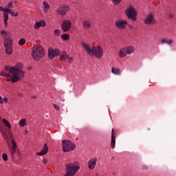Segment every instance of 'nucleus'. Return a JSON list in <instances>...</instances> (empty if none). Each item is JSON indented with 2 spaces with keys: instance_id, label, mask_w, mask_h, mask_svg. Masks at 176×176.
Segmentation results:
<instances>
[{
  "instance_id": "f257e3e1",
  "label": "nucleus",
  "mask_w": 176,
  "mask_h": 176,
  "mask_svg": "<svg viewBox=\"0 0 176 176\" xmlns=\"http://www.w3.org/2000/svg\"><path fill=\"white\" fill-rule=\"evenodd\" d=\"M4 69L6 71H8L10 74L13 75L11 79H8V80H11L12 83H15V82H18V80H21L24 78L25 75V72L23 70H19L16 69L15 67H10L9 65H6L4 67Z\"/></svg>"
},
{
  "instance_id": "f03ea898",
  "label": "nucleus",
  "mask_w": 176,
  "mask_h": 176,
  "mask_svg": "<svg viewBox=\"0 0 176 176\" xmlns=\"http://www.w3.org/2000/svg\"><path fill=\"white\" fill-rule=\"evenodd\" d=\"M32 57L34 61H41L45 57V50L42 46L34 47L32 50Z\"/></svg>"
},
{
  "instance_id": "7ed1b4c3",
  "label": "nucleus",
  "mask_w": 176,
  "mask_h": 176,
  "mask_svg": "<svg viewBox=\"0 0 176 176\" xmlns=\"http://www.w3.org/2000/svg\"><path fill=\"white\" fill-rule=\"evenodd\" d=\"M125 14L126 17L130 20H132V21H137L138 12L135 8L133 7V6H129V8L125 10Z\"/></svg>"
},
{
  "instance_id": "20e7f679",
  "label": "nucleus",
  "mask_w": 176,
  "mask_h": 176,
  "mask_svg": "<svg viewBox=\"0 0 176 176\" xmlns=\"http://www.w3.org/2000/svg\"><path fill=\"white\" fill-rule=\"evenodd\" d=\"M62 146L63 152H71V151H74L76 148L75 143L68 140H63Z\"/></svg>"
},
{
  "instance_id": "39448f33",
  "label": "nucleus",
  "mask_w": 176,
  "mask_h": 176,
  "mask_svg": "<svg viewBox=\"0 0 176 176\" xmlns=\"http://www.w3.org/2000/svg\"><path fill=\"white\" fill-rule=\"evenodd\" d=\"M94 56L96 58H101L104 56V50L100 45L92 47L91 56Z\"/></svg>"
},
{
  "instance_id": "423d86ee",
  "label": "nucleus",
  "mask_w": 176,
  "mask_h": 176,
  "mask_svg": "<svg viewBox=\"0 0 176 176\" xmlns=\"http://www.w3.org/2000/svg\"><path fill=\"white\" fill-rule=\"evenodd\" d=\"M8 13H10V14L14 17H17V16H19V12H14L12 10L8 8L7 13L3 12V21L5 27H8V20H9Z\"/></svg>"
},
{
  "instance_id": "0eeeda50",
  "label": "nucleus",
  "mask_w": 176,
  "mask_h": 176,
  "mask_svg": "<svg viewBox=\"0 0 176 176\" xmlns=\"http://www.w3.org/2000/svg\"><path fill=\"white\" fill-rule=\"evenodd\" d=\"M13 41L12 38H6L4 41V47H6V54H12L13 47L12 46Z\"/></svg>"
},
{
  "instance_id": "6e6552de",
  "label": "nucleus",
  "mask_w": 176,
  "mask_h": 176,
  "mask_svg": "<svg viewBox=\"0 0 176 176\" xmlns=\"http://www.w3.org/2000/svg\"><path fill=\"white\" fill-rule=\"evenodd\" d=\"M144 24L146 25H153L156 24V19H155V15L153 14H148L144 19Z\"/></svg>"
},
{
  "instance_id": "1a4fd4ad",
  "label": "nucleus",
  "mask_w": 176,
  "mask_h": 176,
  "mask_svg": "<svg viewBox=\"0 0 176 176\" xmlns=\"http://www.w3.org/2000/svg\"><path fill=\"white\" fill-rule=\"evenodd\" d=\"M68 10H69V6L63 5L58 7L56 10V13H58V14H60V16H65Z\"/></svg>"
},
{
  "instance_id": "9d476101",
  "label": "nucleus",
  "mask_w": 176,
  "mask_h": 176,
  "mask_svg": "<svg viewBox=\"0 0 176 176\" xmlns=\"http://www.w3.org/2000/svg\"><path fill=\"white\" fill-rule=\"evenodd\" d=\"M60 50L55 49L54 50L53 48H50L48 50V58L50 60H53L54 57H57V56H60Z\"/></svg>"
},
{
  "instance_id": "9b49d317",
  "label": "nucleus",
  "mask_w": 176,
  "mask_h": 176,
  "mask_svg": "<svg viewBox=\"0 0 176 176\" xmlns=\"http://www.w3.org/2000/svg\"><path fill=\"white\" fill-rule=\"evenodd\" d=\"M72 27V23L69 20H65L62 23V30L64 32H68Z\"/></svg>"
},
{
  "instance_id": "f8f14e48",
  "label": "nucleus",
  "mask_w": 176,
  "mask_h": 176,
  "mask_svg": "<svg viewBox=\"0 0 176 176\" xmlns=\"http://www.w3.org/2000/svg\"><path fill=\"white\" fill-rule=\"evenodd\" d=\"M127 24H129V23L127 22V21L124 20L117 21L115 23V25L117 26L118 28H120L121 30H124Z\"/></svg>"
},
{
  "instance_id": "ddd939ff",
  "label": "nucleus",
  "mask_w": 176,
  "mask_h": 176,
  "mask_svg": "<svg viewBox=\"0 0 176 176\" xmlns=\"http://www.w3.org/2000/svg\"><path fill=\"white\" fill-rule=\"evenodd\" d=\"M81 45L82 47H84L86 53H87L89 56H91L92 48L90 47V45L86 44L85 42H82Z\"/></svg>"
},
{
  "instance_id": "4468645a",
  "label": "nucleus",
  "mask_w": 176,
  "mask_h": 176,
  "mask_svg": "<svg viewBox=\"0 0 176 176\" xmlns=\"http://www.w3.org/2000/svg\"><path fill=\"white\" fill-rule=\"evenodd\" d=\"M97 164V157H94L91 159L88 162V167L89 170H93Z\"/></svg>"
},
{
  "instance_id": "2eb2a0df",
  "label": "nucleus",
  "mask_w": 176,
  "mask_h": 176,
  "mask_svg": "<svg viewBox=\"0 0 176 176\" xmlns=\"http://www.w3.org/2000/svg\"><path fill=\"white\" fill-rule=\"evenodd\" d=\"M45 25H46V21L41 20L40 21H36L34 23V30H39L41 27H45Z\"/></svg>"
},
{
  "instance_id": "dca6fc26",
  "label": "nucleus",
  "mask_w": 176,
  "mask_h": 176,
  "mask_svg": "<svg viewBox=\"0 0 176 176\" xmlns=\"http://www.w3.org/2000/svg\"><path fill=\"white\" fill-rule=\"evenodd\" d=\"M49 151V146H47V144H45L43 148V150L41 152L36 153L37 156H43V155H46L47 151Z\"/></svg>"
},
{
  "instance_id": "f3484780",
  "label": "nucleus",
  "mask_w": 176,
  "mask_h": 176,
  "mask_svg": "<svg viewBox=\"0 0 176 176\" xmlns=\"http://www.w3.org/2000/svg\"><path fill=\"white\" fill-rule=\"evenodd\" d=\"M82 25H83V28L85 29L91 28V24H90V21L87 20H84L82 21Z\"/></svg>"
},
{
  "instance_id": "a211bd4d",
  "label": "nucleus",
  "mask_w": 176,
  "mask_h": 176,
  "mask_svg": "<svg viewBox=\"0 0 176 176\" xmlns=\"http://www.w3.org/2000/svg\"><path fill=\"white\" fill-rule=\"evenodd\" d=\"M126 50V54H133V53H134L135 48H134V47L133 46H128L126 47H125Z\"/></svg>"
},
{
  "instance_id": "6ab92c4d",
  "label": "nucleus",
  "mask_w": 176,
  "mask_h": 176,
  "mask_svg": "<svg viewBox=\"0 0 176 176\" xmlns=\"http://www.w3.org/2000/svg\"><path fill=\"white\" fill-rule=\"evenodd\" d=\"M67 57H68V54H67V52H65V51L62 52L61 54H60V61H65Z\"/></svg>"
},
{
  "instance_id": "aec40b11",
  "label": "nucleus",
  "mask_w": 176,
  "mask_h": 176,
  "mask_svg": "<svg viewBox=\"0 0 176 176\" xmlns=\"http://www.w3.org/2000/svg\"><path fill=\"white\" fill-rule=\"evenodd\" d=\"M119 56L121 58L126 57V56H127V51L126 50V47H124L120 50Z\"/></svg>"
},
{
  "instance_id": "412c9836",
  "label": "nucleus",
  "mask_w": 176,
  "mask_h": 176,
  "mask_svg": "<svg viewBox=\"0 0 176 176\" xmlns=\"http://www.w3.org/2000/svg\"><path fill=\"white\" fill-rule=\"evenodd\" d=\"M115 144H116V138L113 136V129H112L111 146L113 149L115 148Z\"/></svg>"
},
{
  "instance_id": "4be33fe9",
  "label": "nucleus",
  "mask_w": 176,
  "mask_h": 176,
  "mask_svg": "<svg viewBox=\"0 0 176 176\" xmlns=\"http://www.w3.org/2000/svg\"><path fill=\"white\" fill-rule=\"evenodd\" d=\"M111 72L114 75H120V69L116 67H112Z\"/></svg>"
},
{
  "instance_id": "5701e85b",
  "label": "nucleus",
  "mask_w": 176,
  "mask_h": 176,
  "mask_svg": "<svg viewBox=\"0 0 176 176\" xmlns=\"http://www.w3.org/2000/svg\"><path fill=\"white\" fill-rule=\"evenodd\" d=\"M0 35L3 38V39H7L8 35H9V32L6 30H1L0 32Z\"/></svg>"
},
{
  "instance_id": "b1692460",
  "label": "nucleus",
  "mask_w": 176,
  "mask_h": 176,
  "mask_svg": "<svg viewBox=\"0 0 176 176\" xmlns=\"http://www.w3.org/2000/svg\"><path fill=\"white\" fill-rule=\"evenodd\" d=\"M25 124H27V120H25V118L20 120L19 126H21V127H24Z\"/></svg>"
},
{
  "instance_id": "393cba45",
  "label": "nucleus",
  "mask_w": 176,
  "mask_h": 176,
  "mask_svg": "<svg viewBox=\"0 0 176 176\" xmlns=\"http://www.w3.org/2000/svg\"><path fill=\"white\" fill-rule=\"evenodd\" d=\"M8 98H2V96H0V104H8Z\"/></svg>"
},
{
  "instance_id": "a878e982",
  "label": "nucleus",
  "mask_w": 176,
  "mask_h": 176,
  "mask_svg": "<svg viewBox=\"0 0 176 176\" xmlns=\"http://www.w3.org/2000/svg\"><path fill=\"white\" fill-rule=\"evenodd\" d=\"M3 122L4 124H6V126H8V129H12V125L10 124V122L8 121L6 119L3 120Z\"/></svg>"
},
{
  "instance_id": "bb28decb",
  "label": "nucleus",
  "mask_w": 176,
  "mask_h": 176,
  "mask_svg": "<svg viewBox=\"0 0 176 176\" xmlns=\"http://www.w3.org/2000/svg\"><path fill=\"white\" fill-rule=\"evenodd\" d=\"M61 38L63 39V41H68V39H69V34H63L61 35Z\"/></svg>"
},
{
  "instance_id": "cd10ccee",
  "label": "nucleus",
  "mask_w": 176,
  "mask_h": 176,
  "mask_svg": "<svg viewBox=\"0 0 176 176\" xmlns=\"http://www.w3.org/2000/svg\"><path fill=\"white\" fill-rule=\"evenodd\" d=\"M14 67L16 68V69H18V71H21V69L23 68V64L17 63Z\"/></svg>"
},
{
  "instance_id": "c85d7f7f",
  "label": "nucleus",
  "mask_w": 176,
  "mask_h": 176,
  "mask_svg": "<svg viewBox=\"0 0 176 176\" xmlns=\"http://www.w3.org/2000/svg\"><path fill=\"white\" fill-rule=\"evenodd\" d=\"M43 6L45 9H47V10H49V9H50V5L47 3V1H43Z\"/></svg>"
},
{
  "instance_id": "c756f323",
  "label": "nucleus",
  "mask_w": 176,
  "mask_h": 176,
  "mask_svg": "<svg viewBox=\"0 0 176 176\" xmlns=\"http://www.w3.org/2000/svg\"><path fill=\"white\" fill-rule=\"evenodd\" d=\"M14 153H16V148H12V150H10V155L12 159H14Z\"/></svg>"
},
{
  "instance_id": "7c9ffc66",
  "label": "nucleus",
  "mask_w": 176,
  "mask_h": 176,
  "mask_svg": "<svg viewBox=\"0 0 176 176\" xmlns=\"http://www.w3.org/2000/svg\"><path fill=\"white\" fill-rule=\"evenodd\" d=\"M13 1H10L7 6H6V9H10V8H13Z\"/></svg>"
},
{
  "instance_id": "2f4dec72",
  "label": "nucleus",
  "mask_w": 176,
  "mask_h": 176,
  "mask_svg": "<svg viewBox=\"0 0 176 176\" xmlns=\"http://www.w3.org/2000/svg\"><path fill=\"white\" fill-rule=\"evenodd\" d=\"M19 45L20 46H23V45H25V39L24 38H21L19 41Z\"/></svg>"
},
{
  "instance_id": "473e14b6",
  "label": "nucleus",
  "mask_w": 176,
  "mask_h": 176,
  "mask_svg": "<svg viewBox=\"0 0 176 176\" xmlns=\"http://www.w3.org/2000/svg\"><path fill=\"white\" fill-rule=\"evenodd\" d=\"M54 34L56 36H60V35L61 34V33L60 32V30L58 29H56L54 31Z\"/></svg>"
},
{
  "instance_id": "72a5a7b5",
  "label": "nucleus",
  "mask_w": 176,
  "mask_h": 176,
  "mask_svg": "<svg viewBox=\"0 0 176 176\" xmlns=\"http://www.w3.org/2000/svg\"><path fill=\"white\" fill-rule=\"evenodd\" d=\"M0 76H4L6 78H10V74H6V73H3V72H1L0 73Z\"/></svg>"
},
{
  "instance_id": "f704fd0d",
  "label": "nucleus",
  "mask_w": 176,
  "mask_h": 176,
  "mask_svg": "<svg viewBox=\"0 0 176 176\" xmlns=\"http://www.w3.org/2000/svg\"><path fill=\"white\" fill-rule=\"evenodd\" d=\"M12 149H16L17 148V143L14 142V140H12Z\"/></svg>"
},
{
  "instance_id": "c9c22d12",
  "label": "nucleus",
  "mask_w": 176,
  "mask_h": 176,
  "mask_svg": "<svg viewBox=\"0 0 176 176\" xmlns=\"http://www.w3.org/2000/svg\"><path fill=\"white\" fill-rule=\"evenodd\" d=\"M2 159L4 162H8V154L3 153L2 155Z\"/></svg>"
},
{
  "instance_id": "e433bc0d",
  "label": "nucleus",
  "mask_w": 176,
  "mask_h": 176,
  "mask_svg": "<svg viewBox=\"0 0 176 176\" xmlns=\"http://www.w3.org/2000/svg\"><path fill=\"white\" fill-rule=\"evenodd\" d=\"M112 2L114 5H119L122 2V0H113Z\"/></svg>"
},
{
  "instance_id": "4c0bfd02",
  "label": "nucleus",
  "mask_w": 176,
  "mask_h": 176,
  "mask_svg": "<svg viewBox=\"0 0 176 176\" xmlns=\"http://www.w3.org/2000/svg\"><path fill=\"white\" fill-rule=\"evenodd\" d=\"M66 59L68 60L69 63H72V61H74V58L70 57L69 55H67V58Z\"/></svg>"
},
{
  "instance_id": "58836bf2",
  "label": "nucleus",
  "mask_w": 176,
  "mask_h": 176,
  "mask_svg": "<svg viewBox=\"0 0 176 176\" xmlns=\"http://www.w3.org/2000/svg\"><path fill=\"white\" fill-rule=\"evenodd\" d=\"M0 10H1V12H6V13H7L8 9L3 8L2 6H0Z\"/></svg>"
},
{
  "instance_id": "ea45409f",
  "label": "nucleus",
  "mask_w": 176,
  "mask_h": 176,
  "mask_svg": "<svg viewBox=\"0 0 176 176\" xmlns=\"http://www.w3.org/2000/svg\"><path fill=\"white\" fill-rule=\"evenodd\" d=\"M54 109H56V111H60L59 107L56 104H54Z\"/></svg>"
},
{
  "instance_id": "a19ab883",
  "label": "nucleus",
  "mask_w": 176,
  "mask_h": 176,
  "mask_svg": "<svg viewBox=\"0 0 176 176\" xmlns=\"http://www.w3.org/2000/svg\"><path fill=\"white\" fill-rule=\"evenodd\" d=\"M173 39H170L169 41H166L167 45H171L173 43Z\"/></svg>"
},
{
  "instance_id": "79ce46f5",
  "label": "nucleus",
  "mask_w": 176,
  "mask_h": 176,
  "mask_svg": "<svg viewBox=\"0 0 176 176\" xmlns=\"http://www.w3.org/2000/svg\"><path fill=\"white\" fill-rule=\"evenodd\" d=\"M18 97H19L20 98H21V97H23V94L21 92L18 93Z\"/></svg>"
},
{
  "instance_id": "37998d69",
  "label": "nucleus",
  "mask_w": 176,
  "mask_h": 176,
  "mask_svg": "<svg viewBox=\"0 0 176 176\" xmlns=\"http://www.w3.org/2000/svg\"><path fill=\"white\" fill-rule=\"evenodd\" d=\"M142 169H143V170H147V169H148V166L144 165V166H142Z\"/></svg>"
},
{
  "instance_id": "c03bdc74",
  "label": "nucleus",
  "mask_w": 176,
  "mask_h": 176,
  "mask_svg": "<svg viewBox=\"0 0 176 176\" xmlns=\"http://www.w3.org/2000/svg\"><path fill=\"white\" fill-rule=\"evenodd\" d=\"M128 27L129 28H130V30H133V28H134V26L133 25H129Z\"/></svg>"
},
{
  "instance_id": "a18cd8bd",
  "label": "nucleus",
  "mask_w": 176,
  "mask_h": 176,
  "mask_svg": "<svg viewBox=\"0 0 176 176\" xmlns=\"http://www.w3.org/2000/svg\"><path fill=\"white\" fill-rule=\"evenodd\" d=\"M162 43H167V41L166 39H162Z\"/></svg>"
},
{
  "instance_id": "49530a36",
  "label": "nucleus",
  "mask_w": 176,
  "mask_h": 176,
  "mask_svg": "<svg viewBox=\"0 0 176 176\" xmlns=\"http://www.w3.org/2000/svg\"><path fill=\"white\" fill-rule=\"evenodd\" d=\"M169 17H170V19H173V18L174 17V14H169Z\"/></svg>"
},
{
  "instance_id": "de8ad7c7",
  "label": "nucleus",
  "mask_w": 176,
  "mask_h": 176,
  "mask_svg": "<svg viewBox=\"0 0 176 176\" xmlns=\"http://www.w3.org/2000/svg\"><path fill=\"white\" fill-rule=\"evenodd\" d=\"M43 162V163L46 164V163H47V160L44 159Z\"/></svg>"
},
{
  "instance_id": "09e8293b",
  "label": "nucleus",
  "mask_w": 176,
  "mask_h": 176,
  "mask_svg": "<svg viewBox=\"0 0 176 176\" xmlns=\"http://www.w3.org/2000/svg\"><path fill=\"white\" fill-rule=\"evenodd\" d=\"M32 98H33V100H35V98H36V96H32Z\"/></svg>"
},
{
  "instance_id": "8fccbe9b",
  "label": "nucleus",
  "mask_w": 176,
  "mask_h": 176,
  "mask_svg": "<svg viewBox=\"0 0 176 176\" xmlns=\"http://www.w3.org/2000/svg\"><path fill=\"white\" fill-rule=\"evenodd\" d=\"M113 159H115V157H111V160H113Z\"/></svg>"
},
{
  "instance_id": "3c124183",
  "label": "nucleus",
  "mask_w": 176,
  "mask_h": 176,
  "mask_svg": "<svg viewBox=\"0 0 176 176\" xmlns=\"http://www.w3.org/2000/svg\"><path fill=\"white\" fill-rule=\"evenodd\" d=\"M31 68H32V67H29L28 69L30 70V69H31Z\"/></svg>"
},
{
  "instance_id": "603ef678",
  "label": "nucleus",
  "mask_w": 176,
  "mask_h": 176,
  "mask_svg": "<svg viewBox=\"0 0 176 176\" xmlns=\"http://www.w3.org/2000/svg\"><path fill=\"white\" fill-rule=\"evenodd\" d=\"M25 133H28V131H25Z\"/></svg>"
}]
</instances>
